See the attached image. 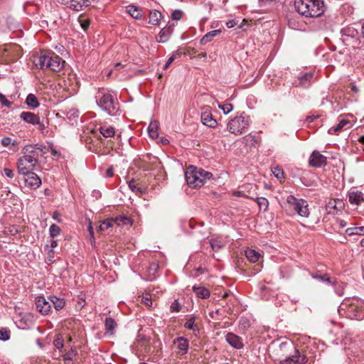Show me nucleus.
I'll return each instance as SVG.
<instances>
[{
    "label": "nucleus",
    "instance_id": "obj_9",
    "mask_svg": "<svg viewBox=\"0 0 364 364\" xmlns=\"http://www.w3.org/2000/svg\"><path fill=\"white\" fill-rule=\"evenodd\" d=\"M48 151V149L43 144H28L22 150L24 155H28L35 158L36 161H38V158L43 156Z\"/></svg>",
    "mask_w": 364,
    "mask_h": 364
},
{
    "label": "nucleus",
    "instance_id": "obj_49",
    "mask_svg": "<svg viewBox=\"0 0 364 364\" xmlns=\"http://www.w3.org/2000/svg\"><path fill=\"white\" fill-rule=\"evenodd\" d=\"M183 13L181 10L176 9L172 12L171 17L173 20L179 21L182 18Z\"/></svg>",
    "mask_w": 364,
    "mask_h": 364
},
{
    "label": "nucleus",
    "instance_id": "obj_24",
    "mask_svg": "<svg viewBox=\"0 0 364 364\" xmlns=\"http://www.w3.org/2000/svg\"><path fill=\"white\" fill-rule=\"evenodd\" d=\"M221 33V31L220 29L218 30H213L208 33H206L201 39H200V43L202 45H205L209 42H210L214 37L219 35Z\"/></svg>",
    "mask_w": 364,
    "mask_h": 364
},
{
    "label": "nucleus",
    "instance_id": "obj_18",
    "mask_svg": "<svg viewBox=\"0 0 364 364\" xmlns=\"http://www.w3.org/2000/svg\"><path fill=\"white\" fill-rule=\"evenodd\" d=\"M349 124L350 122L348 120L342 119L339 121V123L336 126L332 127L329 129L328 133L331 134H335L341 132L343 129H346L349 128Z\"/></svg>",
    "mask_w": 364,
    "mask_h": 364
},
{
    "label": "nucleus",
    "instance_id": "obj_25",
    "mask_svg": "<svg viewBox=\"0 0 364 364\" xmlns=\"http://www.w3.org/2000/svg\"><path fill=\"white\" fill-rule=\"evenodd\" d=\"M149 161L146 162V166L144 167V170H149V169H156V168H161V162L159 161V159L157 157L153 156V157H149Z\"/></svg>",
    "mask_w": 364,
    "mask_h": 364
},
{
    "label": "nucleus",
    "instance_id": "obj_3",
    "mask_svg": "<svg viewBox=\"0 0 364 364\" xmlns=\"http://www.w3.org/2000/svg\"><path fill=\"white\" fill-rule=\"evenodd\" d=\"M280 364H305L308 359L305 355H301L293 343H282L279 345Z\"/></svg>",
    "mask_w": 364,
    "mask_h": 364
},
{
    "label": "nucleus",
    "instance_id": "obj_48",
    "mask_svg": "<svg viewBox=\"0 0 364 364\" xmlns=\"http://www.w3.org/2000/svg\"><path fill=\"white\" fill-rule=\"evenodd\" d=\"M218 107L223 111L225 114L230 113L233 109L231 104L219 105Z\"/></svg>",
    "mask_w": 364,
    "mask_h": 364
},
{
    "label": "nucleus",
    "instance_id": "obj_39",
    "mask_svg": "<svg viewBox=\"0 0 364 364\" xmlns=\"http://www.w3.org/2000/svg\"><path fill=\"white\" fill-rule=\"evenodd\" d=\"M272 172L274 176L279 180L284 178V173L283 169L279 166H275L272 168Z\"/></svg>",
    "mask_w": 364,
    "mask_h": 364
},
{
    "label": "nucleus",
    "instance_id": "obj_23",
    "mask_svg": "<svg viewBox=\"0 0 364 364\" xmlns=\"http://www.w3.org/2000/svg\"><path fill=\"white\" fill-rule=\"evenodd\" d=\"M193 290L198 296V297L202 299H207L210 295V291L208 289L205 288L204 287L193 286Z\"/></svg>",
    "mask_w": 364,
    "mask_h": 364
},
{
    "label": "nucleus",
    "instance_id": "obj_22",
    "mask_svg": "<svg viewBox=\"0 0 364 364\" xmlns=\"http://www.w3.org/2000/svg\"><path fill=\"white\" fill-rule=\"evenodd\" d=\"M173 31V28L170 26L164 27L162 28L159 34V42L165 43L168 41L170 35Z\"/></svg>",
    "mask_w": 364,
    "mask_h": 364
},
{
    "label": "nucleus",
    "instance_id": "obj_28",
    "mask_svg": "<svg viewBox=\"0 0 364 364\" xmlns=\"http://www.w3.org/2000/svg\"><path fill=\"white\" fill-rule=\"evenodd\" d=\"M245 256L251 262H256L258 261L260 254L255 250L248 249L245 251Z\"/></svg>",
    "mask_w": 364,
    "mask_h": 364
},
{
    "label": "nucleus",
    "instance_id": "obj_57",
    "mask_svg": "<svg viewBox=\"0 0 364 364\" xmlns=\"http://www.w3.org/2000/svg\"><path fill=\"white\" fill-rule=\"evenodd\" d=\"M4 172L8 178H13L14 177V172L10 168H4Z\"/></svg>",
    "mask_w": 364,
    "mask_h": 364
},
{
    "label": "nucleus",
    "instance_id": "obj_11",
    "mask_svg": "<svg viewBox=\"0 0 364 364\" xmlns=\"http://www.w3.org/2000/svg\"><path fill=\"white\" fill-rule=\"evenodd\" d=\"M36 306L37 310L43 315L48 314L51 309L49 301L41 296L36 298Z\"/></svg>",
    "mask_w": 364,
    "mask_h": 364
},
{
    "label": "nucleus",
    "instance_id": "obj_46",
    "mask_svg": "<svg viewBox=\"0 0 364 364\" xmlns=\"http://www.w3.org/2000/svg\"><path fill=\"white\" fill-rule=\"evenodd\" d=\"M1 144L6 147L9 145L12 144L14 146H16L18 145V142L15 140H12L10 137H4L1 140Z\"/></svg>",
    "mask_w": 364,
    "mask_h": 364
},
{
    "label": "nucleus",
    "instance_id": "obj_1",
    "mask_svg": "<svg viewBox=\"0 0 364 364\" xmlns=\"http://www.w3.org/2000/svg\"><path fill=\"white\" fill-rule=\"evenodd\" d=\"M296 11L306 17L321 16L324 12V4L321 0H294Z\"/></svg>",
    "mask_w": 364,
    "mask_h": 364
},
{
    "label": "nucleus",
    "instance_id": "obj_30",
    "mask_svg": "<svg viewBox=\"0 0 364 364\" xmlns=\"http://www.w3.org/2000/svg\"><path fill=\"white\" fill-rule=\"evenodd\" d=\"M127 11L134 18L139 19L141 17L139 8L134 5L127 6Z\"/></svg>",
    "mask_w": 364,
    "mask_h": 364
},
{
    "label": "nucleus",
    "instance_id": "obj_58",
    "mask_svg": "<svg viewBox=\"0 0 364 364\" xmlns=\"http://www.w3.org/2000/svg\"><path fill=\"white\" fill-rule=\"evenodd\" d=\"M177 55H179L178 52H176L175 53L172 54V55L167 60L168 65H171L174 61Z\"/></svg>",
    "mask_w": 364,
    "mask_h": 364
},
{
    "label": "nucleus",
    "instance_id": "obj_34",
    "mask_svg": "<svg viewBox=\"0 0 364 364\" xmlns=\"http://www.w3.org/2000/svg\"><path fill=\"white\" fill-rule=\"evenodd\" d=\"M148 131L150 136L153 139L158 137V124L156 122H151L148 127Z\"/></svg>",
    "mask_w": 364,
    "mask_h": 364
},
{
    "label": "nucleus",
    "instance_id": "obj_5",
    "mask_svg": "<svg viewBox=\"0 0 364 364\" xmlns=\"http://www.w3.org/2000/svg\"><path fill=\"white\" fill-rule=\"evenodd\" d=\"M288 210L296 213L301 217L306 218L309 215L308 203L305 200L297 199L294 196H289L287 198Z\"/></svg>",
    "mask_w": 364,
    "mask_h": 364
},
{
    "label": "nucleus",
    "instance_id": "obj_54",
    "mask_svg": "<svg viewBox=\"0 0 364 364\" xmlns=\"http://www.w3.org/2000/svg\"><path fill=\"white\" fill-rule=\"evenodd\" d=\"M141 301L146 305V306H152V300H151V298L149 295L146 294L145 296H144L141 299Z\"/></svg>",
    "mask_w": 364,
    "mask_h": 364
},
{
    "label": "nucleus",
    "instance_id": "obj_15",
    "mask_svg": "<svg viewBox=\"0 0 364 364\" xmlns=\"http://www.w3.org/2000/svg\"><path fill=\"white\" fill-rule=\"evenodd\" d=\"M25 176H26V178H25V183L28 186L37 188L41 184V178L33 171L26 173Z\"/></svg>",
    "mask_w": 364,
    "mask_h": 364
},
{
    "label": "nucleus",
    "instance_id": "obj_26",
    "mask_svg": "<svg viewBox=\"0 0 364 364\" xmlns=\"http://www.w3.org/2000/svg\"><path fill=\"white\" fill-rule=\"evenodd\" d=\"M100 132L105 138L114 136L115 134L114 128L112 126H101Z\"/></svg>",
    "mask_w": 364,
    "mask_h": 364
},
{
    "label": "nucleus",
    "instance_id": "obj_61",
    "mask_svg": "<svg viewBox=\"0 0 364 364\" xmlns=\"http://www.w3.org/2000/svg\"><path fill=\"white\" fill-rule=\"evenodd\" d=\"M312 76H313V75H312V74H311V73H306V74L304 75L300 78V80H301V81H303L304 80H309L312 77Z\"/></svg>",
    "mask_w": 364,
    "mask_h": 364
},
{
    "label": "nucleus",
    "instance_id": "obj_13",
    "mask_svg": "<svg viewBox=\"0 0 364 364\" xmlns=\"http://www.w3.org/2000/svg\"><path fill=\"white\" fill-rule=\"evenodd\" d=\"M200 118L202 123L207 127L214 128L218 125L216 119L213 117L211 112L208 108H203Z\"/></svg>",
    "mask_w": 364,
    "mask_h": 364
},
{
    "label": "nucleus",
    "instance_id": "obj_31",
    "mask_svg": "<svg viewBox=\"0 0 364 364\" xmlns=\"http://www.w3.org/2000/svg\"><path fill=\"white\" fill-rule=\"evenodd\" d=\"M26 104L32 109L36 108L39 106L37 97L33 94H29L26 97Z\"/></svg>",
    "mask_w": 364,
    "mask_h": 364
},
{
    "label": "nucleus",
    "instance_id": "obj_17",
    "mask_svg": "<svg viewBox=\"0 0 364 364\" xmlns=\"http://www.w3.org/2000/svg\"><path fill=\"white\" fill-rule=\"evenodd\" d=\"M174 344L182 355L186 354L188 349V341L183 337H178L174 341Z\"/></svg>",
    "mask_w": 364,
    "mask_h": 364
},
{
    "label": "nucleus",
    "instance_id": "obj_27",
    "mask_svg": "<svg viewBox=\"0 0 364 364\" xmlns=\"http://www.w3.org/2000/svg\"><path fill=\"white\" fill-rule=\"evenodd\" d=\"M48 299L52 302L57 311L62 309L65 305V301L63 299L58 298L55 296L48 297Z\"/></svg>",
    "mask_w": 364,
    "mask_h": 364
},
{
    "label": "nucleus",
    "instance_id": "obj_14",
    "mask_svg": "<svg viewBox=\"0 0 364 364\" xmlns=\"http://www.w3.org/2000/svg\"><path fill=\"white\" fill-rule=\"evenodd\" d=\"M225 340L234 348L241 349L244 347L242 338L233 333H228L225 336Z\"/></svg>",
    "mask_w": 364,
    "mask_h": 364
},
{
    "label": "nucleus",
    "instance_id": "obj_50",
    "mask_svg": "<svg viewBox=\"0 0 364 364\" xmlns=\"http://www.w3.org/2000/svg\"><path fill=\"white\" fill-rule=\"evenodd\" d=\"M53 344L55 346V347L58 349H62L63 348V340L62 338L60 337H58L57 338H55L53 341Z\"/></svg>",
    "mask_w": 364,
    "mask_h": 364
},
{
    "label": "nucleus",
    "instance_id": "obj_4",
    "mask_svg": "<svg viewBox=\"0 0 364 364\" xmlns=\"http://www.w3.org/2000/svg\"><path fill=\"white\" fill-rule=\"evenodd\" d=\"M97 105L109 115H114L118 110V103L116 102L112 95L105 90H100L95 95Z\"/></svg>",
    "mask_w": 364,
    "mask_h": 364
},
{
    "label": "nucleus",
    "instance_id": "obj_53",
    "mask_svg": "<svg viewBox=\"0 0 364 364\" xmlns=\"http://www.w3.org/2000/svg\"><path fill=\"white\" fill-rule=\"evenodd\" d=\"M0 102L1 103L2 105L7 107H9L11 105V102H9L6 98V97L1 93H0Z\"/></svg>",
    "mask_w": 364,
    "mask_h": 364
},
{
    "label": "nucleus",
    "instance_id": "obj_6",
    "mask_svg": "<svg viewBox=\"0 0 364 364\" xmlns=\"http://www.w3.org/2000/svg\"><path fill=\"white\" fill-rule=\"evenodd\" d=\"M250 125L248 117L240 115L229 121L227 125L228 131L235 135L242 134Z\"/></svg>",
    "mask_w": 364,
    "mask_h": 364
},
{
    "label": "nucleus",
    "instance_id": "obj_19",
    "mask_svg": "<svg viewBox=\"0 0 364 364\" xmlns=\"http://www.w3.org/2000/svg\"><path fill=\"white\" fill-rule=\"evenodd\" d=\"M128 185L129 188L136 193L143 194L146 192V188L134 178L129 181Z\"/></svg>",
    "mask_w": 364,
    "mask_h": 364
},
{
    "label": "nucleus",
    "instance_id": "obj_41",
    "mask_svg": "<svg viewBox=\"0 0 364 364\" xmlns=\"http://www.w3.org/2000/svg\"><path fill=\"white\" fill-rule=\"evenodd\" d=\"M49 232L51 237H55L60 235V228L55 224H52L49 228Z\"/></svg>",
    "mask_w": 364,
    "mask_h": 364
},
{
    "label": "nucleus",
    "instance_id": "obj_33",
    "mask_svg": "<svg viewBox=\"0 0 364 364\" xmlns=\"http://www.w3.org/2000/svg\"><path fill=\"white\" fill-rule=\"evenodd\" d=\"M114 225V219L110 218L107 219L103 222L98 226L97 231L103 232L108 230L109 228H112Z\"/></svg>",
    "mask_w": 364,
    "mask_h": 364
},
{
    "label": "nucleus",
    "instance_id": "obj_43",
    "mask_svg": "<svg viewBox=\"0 0 364 364\" xmlns=\"http://www.w3.org/2000/svg\"><path fill=\"white\" fill-rule=\"evenodd\" d=\"M11 331L7 328H0V340L7 341L10 338Z\"/></svg>",
    "mask_w": 364,
    "mask_h": 364
},
{
    "label": "nucleus",
    "instance_id": "obj_51",
    "mask_svg": "<svg viewBox=\"0 0 364 364\" xmlns=\"http://www.w3.org/2000/svg\"><path fill=\"white\" fill-rule=\"evenodd\" d=\"M76 355V353L74 350L71 349L70 351L67 352L64 355L63 358L65 360H72L73 357Z\"/></svg>",
    "mask_w": 364,
    "mask_h": 364
},
{
    "label": "nucleus",
    "instance_id": "obj_10",
    "mask_svg": "<svg viewBox=\"0 0 364 364\" xmlns=\"http://www.w3.org/2000/svg\"><path fill=\"white\" fill-rule=\"evenodd\" d=\"M349 202L352 205H360L364 201V195L358 187H352L348 191Z\"/></svg>",
    "mask_w": 364,
    "mask_h": 364
},
{
    "label": "nucleus",
    "instance_id": "obj_2",
    "mask_svg": "<svg viewBox=\"0 0 364 364\" xmlns=\"http://www.w3.org/2000/svg\"><path fill=\"white\" fill-rule=\"evenodd\" d=\"M33 63L41 70L49 69L54 72L60 71L65 65V61L60 56L50 52H41L34 58Z\"/></svg>",
    "mask_w": 364,
    "mask_h": 364
},
{
    "label": "nucleus",
    "instance_id": "obj_42",
    "mask_svg": "<svg viewBox=\"0 0 364 364\" xmlns=\"http://www.w3.org/2000/svg\"><path fill=\"white\" fill-rule=\"evenodd\" d=\"M116 326V322L112 318H107L105 320V327L106 329L108 331H113V330L115 328Z\"/></svg>",
    "mask_w": 364,
    "mask_h": 364
},
{
    "label": "nucleus",
    "instance_id": "obj_21",
    "mask_svg": "<svg viewBox=\"0 0 364 364\" xmlns=\"http://www.w3.org/2000/svg\"><path fill=\"white\" fill-rule=\"evenodd\" d=\"M90 5L89 0H71L70 7L75 11H80L83 7H87Z\"/></svg>",
    "mask_w": 364,
    "mask_h": 364
},
{
    "label": "nucleus",
    "instance_id": "obj_47",
    "mask_svg": "<svg viewBox=\"0 0 364 364\" xmlns=\"http://www.w3.org/2000/svg\"><path fill=\"white\" fill-rule=\"evenodd\" d=\"M185 328L193 331L198 330V327L195 325V318H189L184 324Z\"/></svg>",
    "mask_w": 364,
    "mask_h": 364
},
{
    "label": "nucleus",
    "instance_id": "obj_64",
    "mask_svg": "<svg viewBox=\"0 0 364 364\" xmlns=\"http://www.w3.org/2000/svg\"><path fill=\"white\" fill-rule=\"evenodd\" d=\"M350 90L355 93H357L359 91L358 87L354 83H350Z\"/></svg>",
    "mask_w": 364,
    "mask_h": 364
},
{
    "label": "nucleus",
    "instance_id": "obj_52",
    "mask_svg": "<svg viewBox=\"0 0 364 364\" xmlns=\"http://www.w3.org/2000/svg\"><path fill=\"white\" fill-rule=\"evenodd\" d=\"M288 25L290 28L298 30L300 29L299 23H297L294 19L291 18L288 20Z\"/></svg>",
    "mask_w": 364,
    "mask_h": 364
},
{
    "label": "nucleus",
    "instance_id": "obj_35",
    "mask_svg": "<svg viewBox=\"0 0 364 364\" xmlns=\"http://www.w3.org/2000/svg\"><path fill=\"white\" fill-rule=\"evenodd\" d=\"M198 176L200 178V181L203 183V185L206 180H210L213 177V174L210 172L206 171L201 168H199Z\"/></svg>",
    "mask_w": 364,
    "mask_h": 364
},
{
    "label": "nucleus",
    "instance_id": "obj_8",
    "mask_svg": "<svg viewBox=\"0 0 364 364\" xmlns=\"http://www.w3.org/2000/svg\"><path fill=\"white\" fill-rule=\"evenodd\" d=\"M199 168L193 166H189L186 172L185 178L187 184L192 188H200L203 186V183L200 182V178L198 176Z\"/></svg>",
    "mask_w": 364,
    "mask_h": 364
},
{
    "label": "nucleus",
    "instance_id": "obj_36",
    "mask_svg": "<svg viewBox=\"0 0 364 364\" xmlns=\"http://www.w3.org/2000/svg\"><path fill=\"white\" fill-rule=\"evenodd\" d=\"M259 141V139L255 136L248 135L245 138V143L249 146H255Z\"/></svg>",
    "mask_w": 364,
    "mask_h": 364
},
{
    "label": "nucleus",
    "instance_id": "obj_56",
    "mask_svg": "<svg viewBox=\"0 0 364 364\" xmlns=\"http://www.w3.org/2000/svg\"><path fill=\"white\" fill-rule=\"evenodd\" d=\"M336 205V208L338 210H341L344 208V203L341 199H333Z\"/></svg>",
    "mask_w": 364,
    "mask_h": 364
},
{
    "label": "nucleus",
    "instance_id": "obj_40",
    "mask_svg": "<svg viewBox=\"0 0 364 364\" xmlns=\"http://www.w3.org/2000/svg\"><path fill=\"white\" fill-rule=\"evenodd\" d=\"M333 199L330 200L327 205H326V209L328 213L329 214H336L338 212V210L336 208V205L334 203Z\"/></svg>",
    "mask_w": 364,
    "mask_h": 364
},
{
    "label": "nucleus",
    "instance_id": "obj_45",
    "mask_svg": "<svg viewBox=\"0 0 364 364\" xmlns=\"http://www.w3.org/2000/svg\"><path fill=\"white\" fill-rule=\"evenodd\" d=\"M210 244L213 251H218L224 247V245L218 240H211Z\"/></svg>",
    "mask_w": 364,
    "mask_h": 364
},
{
    "label": "nucleus",
    "instance_id": "obj_44",
    "mask_svg": "<svg viewBox=\"0 0 364 364\" xmlns=\"http://www.w3.org/2000/svg\"><path fill=\"white\" fill-rule=\"evenodd\" d=\"M78 21L80 24V26L81 28L84 30V31H86L88 28H89V26H90V21L89 19H87V18H85V16H80L79 18H78Z\"/></svg>",
    "mask_w": 364,
    "mask_h": 364
},
{
    "label": "nucleus",
    "instance_id": "obj_60",
    "mask_svg": "<svg viewBox=\"0 0 364 364\" xmlns=\"http://www.w3.org/2000/svg\"><path fill=\"white\" fill-rule=\"evenodd\" d=\"M88 231H89L90 235L92 237H94V231H93V228H92V222L90 221V220H89Z\"/></svg>",
    "mask_w": 364,
    "mask_h": 364
},
{
    "label": "nucleus",
    "instance_id": "obj_55",
    "mask_svg": "<svg viewBox=\"0 0 364 364\" xmlns=\"http://www.w3.org/2000/svg\"><path fill=\"white\" fill-rule=\"evenodd\" d=\"M171 311L178 312L181 309V305L178 300H175L171 305Z\"/></svg>",
    "mask_w": 364,
    "mask_h": 364
},
{
    "label": "nucleus",
    "instance_id": "obj_20",
    "mask_svg": "<svg viewBox=\"0 0 364 364\" xmlns=\"http://www.w3.org/2000/svg\"><path fill=\"white\" fill-rule=\"evenodd\" d=\"M312 278L315 279H318L320 282L327 283L328 284L333 285L335 281L332 279L327 274H322L320 272H317L316 273H312Z\"/></svg>",
    "mask_w": 364,
    "mask_h": 364
},
{
    "label": "nucleus",
    "instance_id": "obj_63",
    "mask_svg": "<svg viewBox=\"0 0 364 364\" xmlns=\"http://www.w3.org/2000/svg\"><path fill=\"white\" fill-rule=\"evenodd\" d=\"M106 175L107 177H112L114 175V171L112 167L107 169Z\"/></svg>",
    "mask_w": 364,
    "mask_h": 364
},
{
    "label": "nucleus",
    "instance_id": "obj_38",
    "mask_svg": "<svg viewBox=\"0 0 364 364\" xmlns=\"http://www.w3.org/2000/svg\"><path fill=\"white\" fill-rule=\"evenodd\" d=\"M260 209L263 208L264 211L267 210L269 206V202L267 198L260 197L255 199Z\"/></svg>",
    "mask_w": 364,
    "mask_h": 364
},
{
    "label": "nucleus",
    "instance_id": "obj_59",
    "mask_svg": "<svg viewBox=\"0 0 364 364\" xmlns=\"http://www.w3.org/2000/svg\"><path fill=\"white\" fill-rule=\"evenodd\" d=\"M237 25V22L235 21V20H231V21H228L227 23H226V26H228V28H233L234 26H235Z\"/></svg>",
    "mask_w": 364,
    "mask_h": 364
},
{
    "label": "nucleus",
    "instance_id": "obj_16",
    "mask_svg": "<svg viewBox=\"0 0 364 364\" xmlns=\"http://www.w3.org/2000/svg\"><path fill=\"white\" fill-rule=\"evenodd\" d=\"M20 118L28 124L36 125L39 124V117L34 113L29 112H23L20 114Z\"/></svg>",
    "mask_w": 364,
    "mask_h": 364
},
{
    "label": "nucleus",
    "instance_id": "obj_12",
    "mask_svg": "<svg viewBox=\"0 0 364 364\" xmlns=\"http://www.w3.org/2000/svg\"><path fill=\"white\" fill-rule=\"evenodd\" d=\"M311 166L321 167L326 164V157L321 154L318 151H314L309 159Z\"/></svg>",
    "mask_w": 364,
    "mask_h": 364
},
{
    "label": "nucleus",
    "instance_id": "obj_29",
    "mask_svg": "<svg viewBox=\"0 0 364 364\" xmlns=\"http://www.w3.org/2000/svg\"><path fill=\"white\" fill-rule=\"evenodd\" d=\"M161 17V14L159 11H157V10L152 11L150 12V14H149V23L152 25H157L159 23Z\"/></svg>",
    "mask_w": 364,
    "mask_h": 364
},
{
    "label": "nucleus",
    "instance_id": "obj_37",
    "mask_svg": "<svg viewBox=\"0 0 364 364\" xmlns=\"http://www.w3.org/2000/svg\"><path fill=\"white\" fill-rule=\"evenodd\" d=\"M363 231H364V227H355V228H348L346 230V233L348 235H363Z\"/></svg>",
    "mask_w": 364,
    "mask_h": 364
},
{
    "label": "nucleus",
    "instance_id": "obj_7",
    "mask_svg": "<svg viewBox=\"0 0 364 364\" xmlns=\"http://www.w3.org/2000/svg\"><path fill=\"white\" fill-rule=\"evenodd\" d=\"M37 163L34 157L23 154L17 161L18 171L20 174L26 175V173L35 169Z\"/></svg>",
    "mask_w": 364,
    "mask_h": 364
},
{
    "label": "nucleus",
    "instance_id": "obj_32",
    "mask_svg": "<svg viewBox=\"0 0 364 364\" xmlns=\"http://www.w3.org/2000/svg\"><path fill=\"white\" fill-rule=\"evenodd\" d=\"M114 219V225L116 224L117 226L125 225H132V222L130 218L125 216H118Z\"/></svg>",
    "mask_w": 364,
    "mask_h": 364
},
{
    "label": "nucleus",
    "instance_id": "obj_62",
    "mask_svg": "<svg viewBox=\"0 0 364 364\" xmlns=\"http://www.w3.org/2000/svg\"><path fill=\"white\" fill-rule=\"evenodd\" d=\"M362 314H363V310H362V309H360L359 310H358L355 316L356 317L357 319L361 320V319H363Z\"/></svg>",
    "mask_w": 364,
    "mask_h": 364
}]
</instances>
